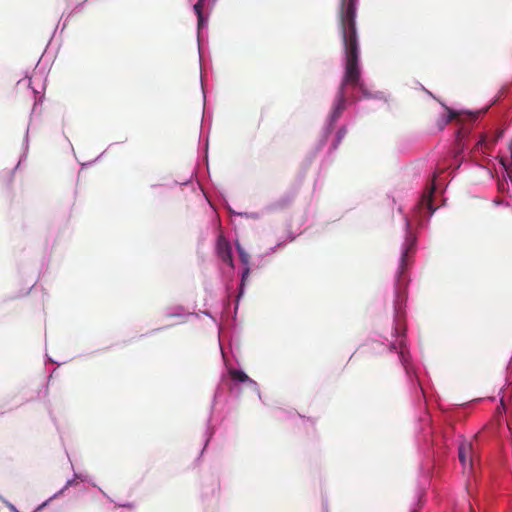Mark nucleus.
I'll use <instances>...</instances> for the list:
<instances>
[{
    "label": "nucleus",
    "instance_id": "nucleus-1",
    "mask_svg": "<svg viewBox=\"0 0 512 512\" xmlns=\"http://www.w3.org/2000/svg\"><path fill=\"white\" fill-rule=\"evenodd\" d=\"M339 35L344 51V74L331 113L332 121H336L346 109V87L358 89L359 92H361L365 97L370 95L365 83L361 78L360 45L358 33L339 32Z\"/></svg>",
    "mask_w": 512,
    "mask_h": 512
},
{
    "label": "nucleus",
    "instance_id": "nucleus-2",
    "mask_svg": "<svg viewBox=\"0 0 512 512\" xmlns=\"http://www.w3.org/2000/svg\"><path fill=\"white\" fill-rule=\"evenodd\" d=\"M357 0H341L337 11L339 32L357 33Z\"/></svg>",
    "mask_w": 512,
    "mask_h": 512
},
{
    "label": "nucleus",
    "instance_id": "nucleus-3",
    "mask_svg": "<svg viewBox=\"0 0 512 512\" xmlns=\"http://www.w3.org/2000/svg\"><path fill=\"white\" fill-rule=\"evenodd\" d=\"M458 457L464 469L469 467L473 468L474 456H473V444L470 441L463 440L458 447Z\"/></svg>",
    "mask_w": 512,
    "mask_h": 512
},
{
    "label": "nucleus",
    "instance_id": "nucleus-4",
    "mask_svg": "<svg viewBox=\"0 0 512 512\" xmlns=\"http://www.w3.org/2000/svg\"><path fill=\"white\" fill-rule=\"evenodd\" d=\"M216 251L218 257L228 264L231 268H234V262L232 258V248L230 243L225 237L219 236L217 239Z\"/></svg>",
    "mask_w": 512,
    "mask_h": 512
},
{
    "label": "nucleus",
    "instance_id": "nucleus-5",
    "mask_svg": "<svg viewBox=\"0 0 512 512\" xmlns=\"http://www.w3.org/2000/svg\"><path fill=\"white\" fill-rule=\"evenodd\" d=\"M415 237L412 236V235H409L407 238H406V241H405V247H404V251L402 253V256H401V262H400V267H399V274H403L405 268L408 266V261H409V255L411 253L414 252L415 250Z\"/></svg>",
    "mask_w": 512,
    "mask_h": 512
},
{
    "label": "nucleus",
    "instance_id": "nucleus-6",
    "mask_svg": "<svg viewBox=\"0 0 512 512\" xmlns=\"http://www.w3.org/2000/svg\"><path fill=\"white\" fill-rule=\"evenodd\" d=\"M434 190H435V187L432 186L430 187L427 192H425L421 198V201H420V205H421V208H426L429 212V215H432L435 211V208L433 207V204H432V196H433V193H434Z\"/></svg>",
    "mask_w": 512,
    "mask_h": 512
},
{
    "label": "nucleus",
    "instance_id": "nucleus-7",
    "mask_svg": "<svg viewBox=\"0 0 512 512\" xmlns=\"http://www.w3.org/2000/svg\"><path fill=\"white\" fill-rule=\"evenodd\" d=\"M501 136L502 132L498 133V135L492 141L488 142L486 136L482 135L476 143L474 149L486 152V150L490 149V147L494 145Z\"/></svg>",
    "mask_w": 512,
    "mask_h": 512
},
{
    "label": "nucleus",
    "instance_id": "nucleus-8",
    "mask_svg": "<svg viewBox=\"0 0 512 512\" xmlns=\"http://www.w3.org/2000/svg\"><path fill=\"white\" fill-rule=\"evenodd\" d=\"M446 109H447L448 114L439 123L440 129H443L448 123H450L453 120H456L458 122L461 121V117L458 112H455L449 108H446Z\"/></svg>",
    "mask_w": 512,
    "mask_h": 512
},
{
    "label": "nucleus",
    "instance_id": "nucleus-9",
    "mask_svg": "<svg viewBox=\"0 0 512 512\" xmlns=\"http://www.w3.org/2000/svg\"><path fill=\"white\" fill-rule=\"evenodd\" d=\"M470 133V127L469 126H466V125H463L462 127H460L457 132H456V144L457 146L463 150L464 149V143L462 142L463 139L465 137L468 136V134Z\"/></svg>",
    "mask_w": 512,
    "mask_h": 512
},
{
    "label": "nucleus",
    "instance_id": "nucleus-10",
    "mask_svg": "<svg viewBox=\"0 0 512 512\" xmlns=\"http://www.w3.org/2000/svg\"><path fill=\"white\" fill-rule=\"evenodd\" d=\"M229 374L231 376V378L235 381H238V382H252V380L249 378V376L247 374H245L243 371L241 370H237V369H231L229 371Z\"/></svg>",
    "mask_w": 512,
    "mask_h": 512
},
{
    "label": "nucleus",
    "instance_id": "nucleus-11",
    "mask_svg": "<svg viewBox=\"0 0 512 512\" xmlns=\"http://www.w3.org/2000/svg\"><path fill=\"white\" fill-rule=\"evenodd\" d=\"M236 246H237V251H238V254H239L240 261L245 266H249L250 255L244 250L243 247H241V245L239 243H237Z\"/></svg>",
    "mask_w": 512,
    "mask_h": 512
},
{
    "label": "nucleus",
    "instance_id": "nucleus-12",
    "mask_svg": "<svg viewBox=\"0 0 512 512\" xmlns=\"http://www.w3.org/2000/svg\"><path fill=\"white\" fill-rule=\"evenodd\" d=\"M203 2H204V0H198V2L194 5V10L198 16L199 24H201L202 19H203V16H202Z\"/></svg>",
    "mask_w": 512,
    "mask_h": 512
},
{
    "label": "nucleus",
    "instance_id": "nucleus-13",
    "mask_svg": "<svg viewBox=\"0 0 512 512\" xmlns=\"http://www.w3.org/2000/svg\"><path fill=\"white\" fill-rule=\"evenodd\" d=\"M249 273H250V267L246 266L242 273L239 296L243 293V288H244L245 282L249 276Z\"/></svg>",
    "mask_w": 512,
    "mask_h": 512
},
{
    "label": "nucleus",
    "instance_id": "nucleus-14",
    "mask_svg": "<svg viewBox=\"0 0 512 512\" xmlns=\"http://www.w3.org/2000/svg\"><path fill=\"white\" fill-rule=\"evenodd\" d=\"M346 133V128L343 127L339 129V131L337 132V143H340V141L345 137Z\"/></svg>",
    "mask_w": 512,
    "mask_h": 512
},
{
    "label": "nucleus",
    "instance_id": "nucleus-15",
    "mask_svg": "<svg viewBox=\"0 0 512 512\" xmlns=\"http://www.w3.org/2000/svg\"><path fill=\"white\" fill-rule=\"evenodd\" d=\"M6 505L12 510L13 512H18V510L15 508V506L7 501H5Z\"/></svg>",
    "mask_w": 512,
    "mask_h": 512
},
{
    "label": "nucleus",
    "instance_id": "nucleus-16",
    "mask_svg": "<svg viewBox=\"0 0 512 512\" xmlns=\"http://www.w3.org/2000/svg\"><path fill=\"white\" fill-rule=\"evenodd\" d=\"M399 345H400V346H402V345H403V340H402V339H400V340H399Z\"/></svg>",
    "mask_w": 512,
    "mask_h": 512
}]
</instances>
